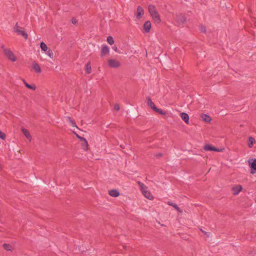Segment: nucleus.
<instances>
[{"label": "nucleus", "mask_w": 256, "mask_h": 256, "mask_svg": "<svg viewBox=\"0 0 256 256\" xmlns=\"http://www.w3.org/2000/svg\"><path fill=\"white\" fill-rule=\"evenodd\" d=\"M2 48L4 50V52L5 54V55L10 60H12V62H15L16 60V56H14L13 52L8 48H4V46H2Z\"/></svg>", "instance_id": "1"}, {"label": "nucleus", "mask_w": 256, "mask_h": 256, "mask_svg": "<svg viewBox=\"0 0 256 256\" xmlns=\"http://www.w3.org/2000/svg\"><path fill=\"white\" fill-rule=\"evenodd\" d=\"M249 166L251 168L250 173L254 174L256 172V159L250 158L248 160Z\"/></svg>", "instance_id": "2"}, {"label": "nucleus", "mask_w": 256, "mask_h": 256, "mask_svg": "<svg viewBox=\"0 0 256 256\" xmlns=\"http://www.w3.org/2000/svg\"><path fill=\"white\" fill-rule=\"evenodd\" d=\"M204 149L206 151H214L217 152H222L224 150V148H217L210 144H206L204 147Z\"/></svg>", "instance_id": "3"}, {"label": "nucleus", "mask_w": 256, "mask_h": 256, "mask_svg": "<svg viewBox=\"0 0 256 256\" xmlns=\"http://www.w3.org/2000/svg\"><path fill=\"white\" fill-rule=\"evenodd\" d=\"M142 193L144 196L149 200H152L154 197L150 191L148 190V188H142Z\"/></svg>", "instance_id": "4"}, {"label": "nucleus", "mask_w": 256, "mask_h": 256, "mask_svg": "<svg viewBox=\"0 0 256 256\" xmlns=\"http://www.w3.org/2000/svg\"><path fill=\"white\" fill-rule=\"evenodd\" d=\"M108 64L111 68H118L120 66V63L118 61L114 59H110L108 60Z\"/></svg>", "instance_id": "5"}, {"label": "nucleus", "mask_w": 256, "mask_h": 256, "mask_svg": "<svg viewBox=\"0 0 256 256\" xmlns=\"http://www.w3.org/2000/svg\"><path fill=\"white\" fill-rule=\"evenodd\" d=\"M242 190V186L240 184L235 185L232 188V194L234 196L238 195Z\"/></svg>", "instance_id": "6"}, {"label": "nucleus", "mask_w": 256, "mask_h": 256, "mask_svg": "<svg viewBox=\"0 0 256 256\" xmlns=\"http://www.w3.org/2000/svg\"><path fill=\"white\" fill-rule=\"evenodd\" d=\"M144 14V10L140 6H138L136 10V18L140 19Z\"/></svg>", "instance_id": "7"}, {"label": "nucleus", "mask_w": 256, "mask_h": 256, "mask_svg": "<svg viewBox=\"0 0 256 256\" xmlns=\"http://www.w3.org/2000/svg\"><path fill=\"white\" fill-rule=\"evenodd\" d=\"M180 116L182 119L186 124H189V116L185 112H182L180 114Z\"/></svg>", "instance_id": "8"}, {"label": "nucleus", "mask_w": 256, "mask_h": 256, "mask_svg": "<svg viewBox=\"0 0 256 256\" xmlns=\"http://www.w3.org/2000/svg\"><path fill=\"white\" fill-rule=\"evenodd\" d=\"M151 28V23L150 21L147 20L146 22L144 25V29L146 32H148Z\"/></svg>", "instance_id": "9"}, {"label": "nucleus", "mask_w": 256, "mask_h": 256, "mask_svg": "<svg viewBox=\"0 0 256 256\" xmlns=\"http://www.w3.org/2000/svg\"><path fill=\"white\" fill-rule=\"evenodd\" d=\"M109 53V48L106 46H102L101 49V56H103L106 55Z\"/></svg>", "instance_id": "10"}, {"label": "nucleus", "mask_w": 256, "mask_h": 256, "mask_svg": "<svg viewBox=\"0 0 256 256\" xmlns=\"http://www.w3.org/2000/svg\"><path fill=\"white\" fill-rule=\"evenodd\" d=\"M200 118L203 121L208 123L210 122L212 120L210 117L209 116L204 114H201Z\"/></svg>", "instance_id": "11"}, {"label": "nucleus", "mask_w": 256, "mask_h": 256, "mask_svg": "<svg viewBox=\"0 0 256 256\" xmlns=\"http://www.w3.org/2000/svg\"><path fill=\"white\" fill-rule=\"evenodd\" d=\"M108 194L112 196L118 197L120 195V192L118 190L112 189L108 191Z\"/></svg>", "instance_id": "12"}, {"label": "nucleus", "mask_w": 256, "mask_h": 256, "mask_svg": "<svg viewBox=\"0 0 256 256\" xmlns=\"http://www.w3.org/2000/svg\"><path fill=\"white\" fill-rule=\"evenodd\" d=\"M146 100H147V104H148V106L154 110V108L156 107L155 106L154 104L152 102V100L150 98L147 97Z\"/></svg>", "instance_id": "13"}, {"label": "nucleus", "mask_w": 256, "mask_h": 256, "mask_svg": "<svg viewBox=\"0 0 256 256\" xmlns=\"http://www.w3.org/2000/svg\"><path fill=\"white\" fill-rule=\"evenodd\" d=\"M32 68L35 70L36 72L40 73L41 72V68L40 66L35 62H32Z\"/></svg>", "instance_id": "14"}, {"label": "nucleus", "mask_w": 256, "mask_h": 256, "mask_svg": "<svg viewBox=\"0 0 256 256\" xmlns=\"http://www.w3.org/2000/svg\"><path fill=\"white\" fill-rule=\"evenodd\" d=\"M148 11L151 16L158 12L156 10V7L152 4L148 6Z\"/></svg>", "instance_id": "15"}, {"label": "nucleus", "mask_w": 256, "mask_h": 256, "mask_svg": "<svg viewBox=\"0 0 256 256\" xmlns=\"http://www.w3.org/2000/svg\"><path fill=\"white\" fill-rule=\"evenodd\" d=\"M154 20L158 24L160 22L161 20H160V15L159 14H158V12H156V14H154L152 16Z\"/></svg>", "instance_id": "16"}, {"label": "nucleus", "mask_w": 256, "mask_h": 256, "mask_svg": "<svg viewBox=\"0 0 256 256\" xmlns=\"http://www.w3.org/2000/svg\"><path fill=\"white\" fill-rule=\"evenodd\" d=\"M255 143H256L255 139L252 136H250L248 138V148H252L254 144Z\"/></svg>", "instance_id": "17"}, {"label": "nucleus", "mask_w": 256, "mask_h": 256, "mask_svg": "<svg viewBox=\"0 0 256 256\" xmlns=\"http://www.w3.org/2000/svg\"><path fill=\"white\" fill-rule=\"evenodd\" d=\"M16 32L19 35H22L25 39L28 38V35L24 31L20 30H16Z\"/></svg>", "instance_id": "18"}, {"label": "nucleus", "mask_w": 256, "mask_h": 256, "mask_svg": "<svg viewBox=\"0 0 256 256\" xmlns=\"http://www.w3.org/2000/svg\"><path fill=\"white\" fill-rule=\"evenodd\" d=\"M83 142L82 144V148L84 150H87L88 149V144L85 138V140H82Z\"/></svg>", "instance_id": "19"}, {"label": "nucleus", "mask_w": 256, "mask_h": 256, "mask_svg": "<svg viewBox=\"0 0 256 256\" xmlns=\"http://www.w3.org/2000/svg\"><path fill=\"white\" fill-rule=\"evenodd\" d=\"M23 82H24V84L25 86L29 88V89H31V90H35L36 89V86H35V85L33 84V85H30L29 84H28L26 80H23Z\"/></svg>", "instance_id": "20"}, {"label": "nucleus", "mask_w": 256, "mask_h": 256, "mask_svg": "<svg viewBox=\"0 0 256 256\" xmlns=\"http://www.w3.org/2000/svg\"><path fill=\"white\" fill-rule=\"evenodd\" d=\"M22 133L24 134L25 136L27 138H31V136L28 132V130L26 129H25V128H22Z\"/></svg>", "instance_id": "21"}, {"label": "nucleus", "mask_w": 256, "mask_h": 256, "mask_svg": "<svg viewBox=\"0 0 256 256\" xmlns=\"http://www.w3.org/2000/svg\"><path fill=\"white\" fill-rule=\"evenodd\" d=\"M86 70L87 74H89L91 72L92 68L90 66V62H88L86 66Z\"/></svg>", "instance_id": "22"}, {"label": "nucleus", "mask_w": 256, "mask_h": 256, "mask_svg": "<svg viewBox=\"0 0 256 256\" xmlns=\"http://www.w3.org/2000/svg\"><path fill=\"white\" fill-rule=\"evenodd\" d=\"M154 111L161 115H166V112L162 110H161L160 108H158L156 107L154 108Z\"/></svg>", "instance_id": "23"}, {"label": "nucleus", "mask_w": 256, "mask_h": 256, "mask_svg": "<svg viewBox=\"0 0 256 256\" xmlns=\"http://www.w3.org/2000/svg\"><path fill=\"white\" fill-rule=\"evenodd\" d=\"M40 47L41 48V50L44 52L47 51L48 49L47 46L44 42H40Z\"/></svg>", "instance_id": "24"}, {"label": "nucleus", "mask_w": 256, "mask_h": 256, "mask_svg": "<svg viewBox=\"0 0 256 256\" xmlns=\"http://www.w3.org/2000/svg\"><path fill=\"white\" fill-rule=\"evenodd\" d=\"M3 248L6 250H11L12 249V246L10 244H4L3 245Z\"/></svg>", "instance_id": "25"}, {"label": "nucleus", "mask_w": 256, "mask_h": 256, "mask_svg": "<svg viewBox=\"0 0 256 256\" xmlns=\"http://www.w3.org/2000/svg\"><path fill=\"white\" fill-rule=\"evenodd\" d=\"M107 42L110 45H112V44H114V42L113 38L111 36H108L107 38Z\"/></svg>", "instance_id": "26"}, {"label": "nucleus", "mask_w": 256, "mask_h": 256, "mask_svg": "<svg viewBox=\"0 0 256 256\" xmlns=\"http://www.w3.org/2000/svg\"><path fill=\"white\" fill-rule=\"evenodd\" d=\"M200 230L204 234L206 238H210V233L208 232H206L202 229H200Z\"/></svg>", "instance_id": "27"}, {"label": "nucleus", "mask_w": 256, "mask_h": 256, "mask_svg": "<svg viewBox=\"0 0 256 256\" xmlns=\"http://www.w3.org/2000/svg\"><path fill=\"white\" fill-rule=\"evenodd\" d=\"M186 18L182 16L179 17L178 19V22H180L182 24L186 22Z\"/></svg>", "instance_id": "28"}, {"label": "nucleus", "mask_w": 256, "mask_h": 256, "mask_svg": "<svg viewBox=\"0 0 256 256\" xmlns=\"http://www.w3.org/2000/svg\"><path fill=\"white\" fill-rule=\"evenodd\" d=\"M46 54L51 58H52L53 57L54 53H53L52 50H51L50 49H49L47 51Z\"/></svg>", "instance_id": "29"}, {"label": "nucleus", "mask_w": 256, "mask_h": 256, "mask_svg": "<svg viewBox=\"0 0 256 256\" xmlns=\"http://www.w3.org/2000/svg\"><path fill=\"white\" fill-rule=\"evenodd\" d=\"M0 138L4 140L6 138V134L4 132L0 130Z\"/></svg>", "instance_id": "30"}, {"label": "nucleus", "mask_w": 256, "mask_h": 256, "mask_svg": "<svg viewBox=\"0 0 256 256\" xmlns=\"http://www.w3.org/2000/svg\"><path fill=\"white\" fill-rule=\"evenodd\" d=\"M168 204L170 206H172L175 209H176V204L172 202L168 201Z\"/></svg>", "instance_id": "31"}, {"label": "nucleus", "mask_w": 256, "mask_h": 256, "mask_svg": "<svg viewBox=\"0 0 256 256\" xmlns=\"http://www.w3.org/2000/svg\"><path fill=\"white\" fill-rule=\"evenodd\" d=\"M138 185L140 186V187L141 190H142V188H146L147 187V186H145L144 184H142L140 182H138Z\"/></svg>", "instance_id": "32"}, {"label": "nucleus", "mask_w": 256, "mask_h": 256, "mask_svg": "<svg viewBox=\"0 0 256 256\" xmlns=\"http://www.w3.org/2000/svg\"><path fill=\"white\" fill-rule=\"evenodd\" d=\"M76 137L79 139L81 141H82V140H85V138H84V137H82V136H80L79 135H78L77 134H76Z\"/></svg>", "instance_id": "33"}, {"label": "nucleus", "mask_w": 256, "mask_h": 256, "mask_svg": "<svg viewBox=\"0 0 256 256\" xmlns=\"http://www.w3.org/2000/svg\"><path fill=\"white\" fill-rule=\"evenodd\" d=\"M19 26H18V22H16L15 26L14 28V31L16 32V30H19Z\"/></svg>", "instance_id": "34"}, {"label": "nucleus", "mask_w": 256, "mask_h": 256, "mask_svg": "<svg viewBox=\"0 0 256 256\" xmlns=\"http://www.w3.org/2000/svg\"><path fill=\"white\" fill-rule=\"evenodd\" d=\"M114 108L117 111L119 110L120 109V107L118 104H116L114 105Z\"/></svg>", "instance_id": "35"}, {"label": "nucleus", "mask_w": 256, "mask_h": 256, "mask_svg": "<svg viewBox=\"0 0 256 256\" xmlns=\"http://www.w3.org/2000/svg\"><path fill=\"white\" fill-rule=\"evenodd\" d=\"M200 31L203 32H206V28L204 26H202L200 27Z\"/></svg>", "instance_id": "36"}, {"label": "nucleus", "mask_w": 256, "mask_h": 256, "mask_svg": "<svg viewBox=\"0 0 256 256\" xmlns=\"http://www.w3.org/2000/svg\"><path fill=\"white\" fill-rule=\"evenodd\" d=\"M72 24H76L78 22L77 20L75 18H72Z\"/></svg>", "instance_id": "37"}, {"label": "nucleus", "mask_w": 256, "mask_h": 256, "mask_svg": "<svg viewBox=\"0 0 256 256\" xmlns=\"http://www.w3.org/2000/svg\"><path fill=\"white\" fill-rule=\"evenodd\" d=\"M71 124H72V126L78 128L76 125V122H74V120L72 122Z\"/></svg>", "instance_id": "38"}, {"label": "nucleus", "mask_w": 256, "mask_h": 256, "mask_svg": "<svg viewBox=\"0 0 256 256\" xmlns=\"http://www.w3.org/2000/svg\"><path fill=\"white\" fill-rule=\"evenodd\" d=\"M68 119L70 123L72 122L74 120H72V118L70 117H69V116L68 117Z\"/></svg>", "instance_id": "39"}, {"label": "nucleus", "mask_w": 256, "mask_h": 256, "mask_svg": "<svg viewBox=\"0 0 256 256\" xmlns=\"http://www.w3.org/2000/svg\"><path fill=\"white\" fill-rule=\"evenodd\" d=\"M68 119L70 123L72 122L74 120H72V118L70 117H69V116L68 117Z\"/></svg>", "instance_id": "40"}, {"label": "nucleus", "mask_w": 256, "mask_h": 256, "mask_svg": "<svg viewBox=\"0 0 256 256\" xmlns=\"http://www.w3.org/2000/svg\"><path fill=\"white\" fill-rule=\"evenodd\" d=\"M112 48L114 50H115L116 52H117L118 51V48L117 47L114 46L112 47Z\"/></svg>", "instance_id": "41"}, {"label": "nucleus", "mask_w": 256, "mask_h": 256, "mask_svg": "<svg viewBox=\"0 0 256 256\" xmlns=\"http://www.w3.org/2000/svg\"><path fill=\"white\" fill-rule=\"evenodd\" d=\"M156 156L157 157H161L162 156V153H158V154H156Z\"/></svg>", "instance_id": "42"}, {"label": "nucleus", "mask_w": 256, "mask_h": 256, "mask_svg": "<svg viewBox=\"0 0 256 256\" xmlns=\"http://www.w3.org/2000/svg\"><path fill=\"white\" fill-rule=\"evenodd\" d=\"M176 210H177V212H182L181 211H180V210H179V208L177 207L176 208ZM178 214L177 213V215Z\"/></svg>", "instance_id": "43"}, {"label": "nucleus", "mask_w": 256, "mask_h": 256, "mask_svg": "<svg viewBox=\"0 0 256 256\" xmlns=\"http://www.w3.org/2000/svg\"><path fill=\"white\" fill-rule=\"evenodd\" d=\"M123 248H126V246H123Z\"/></svg>", "instance_id": "44"}]
</instances>
